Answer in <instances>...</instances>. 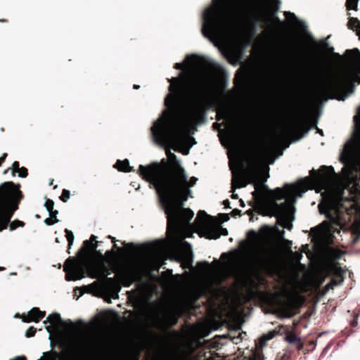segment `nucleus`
<instances>
[{"label":"nucleus","instance_id":"obj_9","mask_svg":"<svg viewBox=\"0 0 360 360\" xmlns=\"http://www.w3.org/2000/svg\"><path fill=\"white\" fill-rule=\"evenodd\" d=\"M341 202L339 198L330 199L325 203V210L319 207L321 213H325L328 221H323L319 226L325 232H340L345 228L347 219L345 213L340 210Z\"/></svg>","mask_w":360,"mask_h":360},{"label":"nucleus","instance_id":"obj_7","mask_svg":"<svg viewBox=\"0 0 360 360\" xmlns=\"http://www.w3.org/2000/svg\"><path fill=\"white\" fill-rule=\"evenodd\" d=\"M360 68L357 72L349 69H342L330 75L319 86V91L323 95L341 96L346 97L351 94L354 84H360Z\"/></svg>","mask_w":360,"mask_h":360},{"label":"nucleus","instance_id":"obj_43","mask_svg":"<svg viewBox=\"0 0 360 360\" xmlns=\"http://www.w3.org/2000/svg\"><path fill=\"white\" fill-rule=\"evenodd\" d=\"M20 169V164L18 161H15L12 165L13 173H16Z\"/></svg>","mask_w":360,"mask_h":360},{"label":"nucleus","instance_id":"obj_59","mask_svg":"<svg viewBox=\"0 0 360 360\" xmlns=\"http://www.w3.org/2000/svg\"><path fill=\"white\" fill-rule=\"evenodd\" d=\"M109 237L112 239V241L113 243H115V238L111 237V236H109Z\"/></svg>","mask_w":360,"mask_h":360},{"label":"nucleus","instance_id":"obj_25","mask_svg":"<svg viewBox=\"0 0 360 360\" xmlns=\"http://www.w3.org/2000/svg\"><path fill=\"white\" fill-rule=\"evenodd\" d=\"M61 322L60 316L59 314L54 313L50 314L46 319L44 321V323H50L51 326L58 327Z\"/></svg>","mask_w":360,"mask_h":360},{"label":"nucleus","instance_id":"obj_33","mask_svg":"<svg viewBox=\"0 0 360 360\" xmlns=\"http://www.w3.org/2000/svg\"><path fill=\"white\" fill-rule=\"evenodd\" d=\"M348 28L356 32L360 40V24H347Z\"/></svg>","mask_w":360,"mask_h":360},{"label":"nucleus","instance_id":"obj_20","mask_svg":"<svg viewBox=\"0 0 360 360\" xmlns=\"http://www.w3.org/2000/svg\"><path fill=\"white\" fill-rule=\"evenodd\" d=\"M181 246L183 249L181 251V256L183 257L184 262L186 267H189L191 266L193 262L191 245L188 242L184 241Z\"/></svg>","mask_w":360,"mask_h":360},{"label":"nucleus","instance_id":"obj_6","mask_svg":"<svg viewBox=\"0 0 360 360\" xmlns=\"http://www.w3.org/2000/svg\"><path fill=\"white\" fill-rule=\"evenodd\" d=\"M84 266L90 271V276L93 278H105L108 273L103 263V255L101 251L92 250L87 255V259L79 262L71 258H68L64 265L65 279L67 281H77L84 276Z\"/></svg>","mask_w":360,"mask_h":360},{"label":"nucleus","instance_id":"obj_1","mask_svg":"<svg viewBox=\"0 0 360 360\" xmlns=\"http://www.w3.org/2000/svg\"><path fill=\"white\" fill-rule=\"evenodd\" d=\"M169 82L171 93L165 99L167 109L151 127L155 142L163 147L176 142L181 134L203 119L212 85L210 76L193 70Z\"/></svg>","mask_w":360,"mask_h":360},{"label":"nucleus","instance_id":"obj_52","mask_svg":"<svg viewBox=\"0 0 360 360\" xmlns=\"http://www.w3.org/2000/svg\"><path fill=\"white\" fill-rule=\"evenodd\" d=\"M240 211L239 210H237V209H234V210L232 211V212H233V214L234 215H236V214H239V213H240Z\"/></svg>","mask_w":360,"mask_h":360},{"label":"nucleus","instance_id":"obj_62","mask_svg":"<svg viewBox=\"0 0 360 360\" xmlns=\"http://www.w3.org/2000/svg\"><path fill=\"white\" fill-rule=\"evenodd\" d=\"M269 23H266V25H269Z\"/></svg>","mask_w":360,"mask_h":360},{"label":"nucleus","instance_id":"obj_13","mask_svg":"<svg viewBox=\"0 0 360 360\" xmlns=\"http://www.w3.org/2000/svg\"><path fill=\"white\" fill-rule=\"evenodd\" d=\"M248 184H252L255 187V191L252 193L255 198H259L262 195L263 186L261 183L256 181L253 179H249L240 174H233L231 181V191L234 192L236 188H243L247 186Z\"/></svg>","mask_w":360,"mask_h":360},{"label":"nucleus","instance_id":"obj_42","mask_svg":"<svg viewBox=\"0 0 360 360\" xmlns=\"http://www.w3.org/2000/svg\"><path fill=\"white\" fill-rule=\"evenodd\" d=\"M36 331V328H34V327H30L26 332V336L27 338L33 337L34 336Z\"/></svg>","mask_w":360,"mask_h":360},{"label":"nucleus","instance_id":"obj_19","mask_svg":"<svg viewBox=\"0 0 360 360\" xmlns=\"http://www.w3.org/2000/svg\"><path fill=\"white\" fill-rule=\"evenodd\" d=\"M45 316V311H40L39 308H32L27 316L23 317V321L25 322H39Z\"/></svg>","mask_w":360,"mask_h":360},{"label":"nucleus","instance_id":"obj_48","mask_svg":"<svg viewBox=\"0 0 360 360\" xmlns=\"http://www.w3.org/2000/svg\"><path fill=\"white\" fill-rule=\"evenodd\" d=\"M184 64H183V63H176V64H175L174 68H175L176 69H178V70H181V69H183V68H184Z\"/></svg>","mask_w":360,"mask_h":360},{"label":"nucleus","instance_id":"obj_24","mask_svg":"<svg viewBox=\"0 0 360 360\" xmlns=\"http://www.w3.org/2000/svg\"><path fill=\"white\" fill-rule=\"evenodd\" d=\"M165 319L168 326H172L175 325L178 321L176 312L174 310L168 311L165 315Z\"/></svg>","mask_w":360,"mask_h":360},{"label":"nucleus","instance_id":"obj_10","mask_svg":"<svg viewBox=\"0 0 360 360\" xmlns=\"http://www.w3.org/2000/svg\"><path fill=\"white\" fill-rule=\"evenodd\" d=\"M22 194L19 186L12 181L5 182L0 186V216L10 221L14 211L18 208L16 204Z\"/></svg>","mask_w":360,"mask_h":360},{"label":"nucleus","instance_id":"obj_51","mask_svg":"<svg viewBox=\"0 0 360 360\" xmlns=\"http://www.w3.org/2000/svg\"><path fill=\"white\" fill-rule=\"evenodd\" d=\"M268 178H269V176H266L265 179H264V180H262V181H257V182H259V183H261V184L264 186V184H263V181H266V179H268ZM264 186H266L264 185ZM266 187H264V188H263V190H262V191H263V192H262V195L264 194V191H265V190H266Z\"/></svg>","mask_w":360,"mask_h":360},{"label":"nucleus","instance_id":"obj_39","mask_svg":"<svg viewBox=\"0 0 360 360\" xmlns=\"http://www.w3.org/2000/svg\"><path fill=\"white\" fill-rule=\"evenodd\" d=\"M352 230L356 234H360V223L355 222L352 224Z\"/></svg>","mask_w":360,"mask_h":360},{"label":"nucleus","instance_id":"obj_50","mask_svg":"<svg viewBox=\"0 0 360 360\" xmlns=\"http://www.w3.org/2000/svg\"><path fill=\"white\" fill-rule=\"evenodd\" d=\"M268 178H269V176H266L265 179H264V180H262V181H257V182H259V183H261V184L264 186V184H263V181H266V179H268ZM264 186H266L264 185ZM266 187H264V188H263V190H262V191H263V192H262V195L264 194V191H265V190H266Z\"/></svg>","mask_w":360,"mask_h":360},{"label":"nucleus","instance_id":"obj_53","mask_svg":"<svg viewBox=\"0 0 360 360\" xmlns=\"http://www.w3.org/2000/svg\"><path fill=\"white\" fill-rule=\"evenodd\" d=\"M292 315H293V314H292L291 312H288V313L285 315V316H286V317H291Z\"/></svg>","mask_w":360,"mask_h":360},{"label":"nucleus","instance_id":"obj_47","mask_svg":"<svg viewBox=\"0 0 360 360\" xmlns=\"http://www.w3.org/2000/svg\"><path fill=\"white\" fill-rule=\"evenodd\" d=\"M57 214H58V211L57 210H53V212H49L50 217H52L53 219H56Z\"/></svg>","mask_w":360,"mask_h":360},{"label":"nucleus","instance_id":"obj_32","mask_svg":"<svg viewBox=\"0 0 360 360\" xmlns=\"http://www.w3.org/2000/svg\"><path fill=\"white\" fill-rule=\"evenodd\" d=\"M245 285L250 288V290H252L254 288H257V284L256 283V282L250 278H248L245 281Z\"/></svg>","mask_w":360,"mask_h":360},{"label":"nucleus","instance_id":"obj_26","mask_svg":"<svg viewBox=\"0 0 360 360\" xmlns=\"http://www.w3.org/2000/svg\"><path fill=\"white\" fill-rule=\"evenodd\" d=\"M278 331L273 330L269 332H268L266 334L263 335L259 339V343L261 347H263L265 345L266 342L268 340H270L273 339L277 334Z\"/></svg>","mask_w":360,"mask_h":360},{"label":"nucleus","instance_id":"obj_36","mask_svg":"<svg viewBox=\"0 0 360 360\" xmlns=\"http://www.w3.org/2000/svg\"><path fill=\"white\" fill-rule=\"evenodd\" d=\"M10 221H7V219L0 216V231L6 229Z\"/></svg>","mask_w":360,"mask_h":360},{"label":"nucleus","instance_id":"obj_56","mask_svg":"<svg viewBox=\"0 0 360 360\" xmlns=\"http://www.w3.org/2000/svg\"><path fill=\"white\" fill-rule=\"evenodd\" d=\"M139 85H136V84H134V89H139Z\"/></svg>","mask_w":360,"mask_h":360},{"label":"nucleus","instance_id":"obj_28","mask_svg":"<svg viewBox=\"0 0 360 360\" xmlns=\"http://www.w3.org/2000/svg\"><path fill=\"white\" fill-rule=\"evenodd\" d=\"M299 126L300 124L297 122H290L285 126L283 130L286 134H293L297 131Z\"/></svg>","mask_w":360,"mask_h":360},{"label":"nucleus","instance_id":"obj_40","mask_svg":"<svg viewBox=\"0 0 360 360\" xmlns=\"http://www.w3.org/2000/svg\"><path fill=\"white\" fill-rule=\"evenodd\" d=\"M16 173L18 174V176L20 177H22V178L26 177L27 176V174H28L27 169L25 167H22L21 168L20 167L19 171L17 172Z\"/></svg>","mask_w":360,"mask_h":360},{"label":"nucleus","instance_id":"obj_57","mask_svg":"<svg viewBox=\"0 0 360 360\" xmlns=\"http://www.w3.org/2000/svg\"><path fill=\"white\" fill-rule=\"evenodd\" d=\"M232 198H238V196H237V195H234V194H233V195H232Z\"/></svg>","mask_w":360,"mask_h":360},{"label":"nucleus","instance_id":"obj_14","mask_svg":"<svg viewBox=\"0 0 360 360\" xmlns=\"http://www.w3.org/2000/svg\"><path fill=\"white\" fill-rule=\"evenodd\" d=\"M271 256L269 252L263 248H258L252 256V264L260 269L268 268L271 264Z\"/></svg>","mask_w":360,"mask_h":360},{"label":"nucleus","instance_id":"obj_38","mask_svg":"<svg viewBox=\"0 0 360 360\" xmlns=\"http://www.w3.org/2000/svg\"><path fill=\"white\" fill-rule=\"evenodd\" d=\"M53 206H54V202L52 200H50V199L46 200V201L45 202V207H46V210L49 211V212H53Z\"/></svg>","mask_w":360,"mask_h":360},{"label":"nucleus","instance_id":"obj_12","mask_svg":"<svg viewBox=\"0 0 360 360\" xmlns=\"http://www.w3.org/2000/svg\"><path fill=\"white\" fill-rule=\"evenodd\" d=\"M212 219L205 211L200 210L198 212L195 218V226L198 231L203 233L209 239H217L221 235L227 236L228 231L221 226L212 228Z\"/></svg>","mask_w":360,"mask_h":360},{"label":"nucleus","instance_id":"obj_31","mask_svg":"<svg viewBox=\"0 0 360 360\" xmlns=\"http://www.w3.org/2000/svg\"><path fill=\"white\" fill-rule=\"evenodd\" d=\"M186 58L192 65H198L199 63L198 59L202 58L195 55H190L188 56Z\"/></svg>","mask_w":360,"mask_h":360},{"label":"nucleus","instance_id":"obj_5","mask_svg":"<svg viewBox=\"0 0 360 360\" xmlns=\"http://www.w3.org/2000/svg\"><path fill=\"white\" fill-rule=\"evenodd\" d=\"M243 24H202L203 35L219 49H231L243 39Z\"/></svg>","mask_w":360,"mask_h":360},{"label":"nucleus","instance_id":"obj_29","mask_svg":"<svg viewBox=\"0 0 360 360\" xmlns=\"http://www.w3.org/2000/svg\"><path fill=\"white\" fill-rule=\"evenodd\" d=\"M358 1L359 0H347L346 1V8L347 11L349 10H357V5H358Z\"/></svg>","mask_w":360,"mask_h":360},{"label":"nucleus","instance_id":"obj_11","mask_svg":"<svg viewBox=\"0 0 360 360\" xmlns=\"http://www.w3.org/2000/svg\"><path fill=\"white\" fill-rule=\"evenodd\" d=\"M143 349H146L145 360H176L170 350L162 347L152 348L146 344H143L139 349L127 351L116 360H139Z\"/></svg>","mask_w":360,"mask_h":360},{"label":"nucleus","instance_id":"obj_37","mask_svg":"<svg viewBox=\"0 0 360 360\" xmlns=\"http://www.w3.org/2000/svg\"><path fill=\"white\" fill-rule=\"evenodd\" d=\"M69 198H70V191L66 189H63L62 194L60 196V199L63 202H66Z\"/></svg>","mask_w":360,"mask_h":360},{"label":"nucleus","instance_id":"obj_17","mask_svg":"<svg viewBox=\"0 0 360 360\" xmlns=\"http://www.w3.org/2000/svg\"><path fill=\"white\" fill-rule=\"evenodd\" d=\"M256 87L261 91L268 92L274 87L272 77L269 74H264L255 82Z\"/></svg>","mask_w":360,"mask_h":360},{"label":"nucleus","instance_id":"obj_23","mask_svg":"<svg viewBox=\"0 0 360 360\" xmlns=\"http://www.w3.org/2000/svg\"><path fill=\"white\" fill-rule=\"evenodd\" d=\"M106 278L108 283L110 285L111 287V297L112 299L118 298V293L121 290V287L119 283H117L114 278Z\"/></svg>","mask_w":360,"mask_h":360},{"label":"nucleus","instance_id":"obj_60","mask_svg":"<svg viewBox=\"0 0 360 360\" xmlns=\"http://www.w3.org/2000/svg\"><path fill=\"white\" fill-rule=\"evenodd\" d=\"M6 20H0V22H4Z\"/></svg>","mask_w":360,"mask_h":360},{"label":"nucleus","instance_id":"obj_16","mask_svg":"<svg viewBox=\"0 0 360 360\" xmlns=\"http://www.w3.org/2000/svg\"><path fill=\"white\" fill-rule=\"evenodd\" d=\"M139 272L134 269H126L117 274L119 282L125 287L130 286L133 282L139 280Z\"/></svg>","mask_w":360,"mask_h":360},{"label":"nucleus","instance_id":"obj_63","mask_svg":"<svg viewBox=\"0 0 360 360\" xmlns=\"http://www.w3.org/2000/svg\"><path fill=\"white\" fill-rule=\"evenodd\" d=\"M359 60H360V58H359Z\"/></svg>","mask_w":360,"mask_h":360},{"label":"nucleus","instance_id":"obj_46","mask_svg":"<svg viewBox=\"0 0 360 360\" xmlns=\"http://www.w3.org/2000/svg\"><path fill=\"white\" fill-rule=\"evenodd\" d=\"M167 155L169 160H174L176 158V155L170 152L167 151Z\"/></svg>","mask_w":360,"mask_h":360},{"label":"nucleus","instance_id":"obj_55","mask_svg":"<svg viewBox=\"0 0 360 360\" xmlns=\"http://www.w3.org/2000/svg\"><path fill=\"white\" fill-rule=\"evenodd\" d=\"M160 264H156L155 266V269L158 270L159 268H160Z\"/></svg>","mask_w":360,"mask_h":360},{"label":"nucleus","instance_id":"obj_58","mask_svg":"<svg viewBox=\"0 0 360 360\" xmlns=\"http://www.w3.org/2000/svg\"><path fill=\"white\" fill-rule=\"evenodd\" d=\"M46 330H47L48 331H50V330H51V326H46Z\"/></svg>","mask_w":360,"mask_h":360},{"label":"nucleus","instance_id":"obj_41","mask_svg":"<svg viewBox=\"0 0 360 360\" xmlns=\"http://www.w3.org/2000/svg\"><path fill=\"white\" fill-rule=\"evenodd\" d=\"M346 53L351 58L356 57V53H359L358 49H354L352 50H347Z\"/></svg>","mask_w":360,"mask_h":360},{"label":"nucleus","instance_id":"obj_15","mask_svg":"<svg viewBox=\"0 0 360 360\" xmlns=\"http://www.w3.org/2000/svg\"><path fill=\"white\" fill-rule=\"evenodd\" d=\"M335 174L334 169L332 167L322 166L318 173H315L313 176L316 184L320 186L327 185Z\"/></svg>","mask_w":360,"mask_h":360},{"label":"nucleus","instance_id":"obj_18","mask_svg":"<svg viewBox=\"0 0 360 360\" xmlns=\"http://www.w3.org/2000/svg\"><path fill=\"white\" fill-rule=\"evenodd\" d=\"M271 157V149L266 146H261L254 152L252 160L255 163L259 164L267 161Z\"/></svg>","mask_w":360,"mask_h":360},{"label":"nucleus","instance_id":"obj_3","mask_svg":"<svg viewBox=\"0 0 360 360\" xmlns=\"http://www.w3.org/2000/svg\"><path fill=\"white\" fill-rule=\"evenodd\" d=\"M139 172L143 179L153 186L158 196H163V203L173 209L178 202L186 201L191 197L190 188L198 181L195 176L188 180L185 169L179 163L139 165Z\"/></svg>","mask_w":360,"mask_h":360},{"label":"nucleus","instance_id":"obj_54","mask_svg":"<svg viewBox=\"0 0 360 360\" xmlns=\"http://www.w3.org/2000/svg\"><path fill=\"white\" fill-rule=\"evenodd\" d=\"M224 204L225 206L228 205L229 204V200H226L224 201Z\"/></svg>","mask_w":360,"mask_h":360},{"label":"nucleus","instance_id":"obj_27","mask_svg":"<svg viewBox=\"0 0 360 360\" xmlns=\"http://www.w3.org/2000/svg\"><path fill=\"white\" fill-rule=\"evenodd\" d=\"M115 167H116L119 171L122 172H129L130 167L129 164L128 160H117L115 165Z\"/></svg>","mask_w":360,"mask_h":360},{"label":"nucleus","instance_id":"obj_49","mask_svg":"<svg viewBox=\"0 0 360 360\" xmlns=\"http://www.w3.org/2000/svg\"><path fill=\"white\" fill-rule=\"evenodd\" d=\"M7 156V154L6 153H4L1 158H0V166L1 165V164L4 162Z\"/></svg>","mask_w":360,"mask_h":360},{"label":"nucleus","instance_id":"obj_35","mask_svg":"<svg viewBox=\"0 0 360 360\" xmlns=\"http://www.w3.org/2000/svg\"><path fill=\"white\" fill-rule=\"evenodd\" d=\"M65 237L68 242V245H71L74 240V235H73L72 232L68 229H65Z\"/></svg>","mask_w":360,"mask_h":360},{"label":"nucleus","instance_id":"obj_21","mask_svg":"<svg viewBox=\"0 0 360 360\" xmlns=\"http://www.w3.org/2000/svg\"><path fill=\"white\" fill-rule=\"evenodd\" d=\"M96 237L94 235H91L89 240H86L84 242V249L86 252V255H89V252L92 250H95L98 246V242L96 241Z\"/></svg>","mask_w":360,"mask_h":360},{"label":"nucleus","instance_id":"obj_45","mask_svg":"<svg viewBox=\"0 0 360 360\" xmlns=\"http://www.w3.org/2000/svg\"><path fill=\"white\" fill-rule=\"evenodd\" d=\"M347 15H348V22H360V20H358L357 18H354L350 16L349 13H347Z\"/></svg>","mask_w":360,"mask_h":360},{"label":"nucleus","instance_id":"obj_8","mask_svg":"<svg viewBox=\"0 0 360 360\" xmlns=\"http://www.w3.org/2000/svg\"><path fill=\"white\" fill-rule=\"evenodd\" d=\"M160 205L164 210L167 219V231H184V238L191 237L193 229L197 233H200L198 231L195 226V220L193 224H190L189 221L193 218L194 213L188 208H183L185 201H180L176 203V207L174 209L170 207L168 205L163 203V196H158Z\"/></svg>","mask_w":360,"mask_h":360},{"label":"nucleus","instance_id":"obj_61","mask_svg":"<svg viewBox=\"0 0 360 360\" xmlns=\"http://www.w3.org/2000/svg\"><path fill=\"white\" fill-rule=\"evenodd\" d=\"M110 251H107L106 252V254H110Z\"/></svg>","mask_w":360,"mask_h":360},{"label":"nucleus","instance_id":"obj_2","mask_svg":"<svg viewBox=\"0 0 360 360\" xmlns=\"http://www.w3.org/2000/svg\"><path fill=\"white\" fill-rule=\"evenodd\" d=\"M280 0H212L202 12V22H305L293 13L278 17Z\"/></svg>","mask_w":360,"mask_h":360},{"label":"nucleus","instance_id":"obj_22","mask_svg":"<svg viewBox=\"0 0 360 360\" xmlns=\"http://www.w3.org/2000/svg\"><path fill=\"white\" fill-rule=\"evenodd\" d=\"M285 340L290 344H295L299 351H300L304 347L303 343L301 342V338L297 337L294 333L287 334Z\"/></svg>","mask_w":360,"mask_h":360},{"label":"nucleus","instance_id":"obj_30","mask_svg":"<svg viewBox=\"0 0 360 360\" xmlns=\"http://www.w3.org/2000/svg\"><path fill=\"white\" fill-rule=\"evenodd\" d=\"M355 133L360 138V112L354 117Z\"/></svg>","mask_w":360,"mask_h":360},{"label":"nucleus","instance_id":"obj_4","mask_svg":"<svg viewBox=\"0 0 360 360\" xmlns=\"http://www.w3.org/2000/svg\"><path fill=\"white\" fill-rule=\"evenodd\" d=\"M307 183L308 179L302 180L299 185L285 184L283 188H276L269 191L272 201L268 205L269 210L284 229L290 230L292 228L295 211L293 205L297 195L302 196V193L304 191V187L307 186Z\"/></svg>","mask_w":360,"mask_h":360},{"label":"nucleus","instance_id":"obj_34","mask_svg":"<svg viewBox=\"0 0 360 360\" xmlns=\"http://www.w3.org/2000/svg\"><path fill=\"white\" fill-rule=\"evenodd\" d=\"M24 222L20 220H15L10 224V230L13 231L18 227H22L24 226Z\"/></svg>","mask_w":360,"mask_h":360},{"label":"nucleus","instance_id":"obj_44","mask_svg":"<svg viewBox=\"0 0 360 360\" xmlns=\"http://www.w3.org/2000/svg\"><path fill=\"white\" fill-rule=\"evenodd\" d=\"M56 222H58V219H53L52 217L47 218V219H45V223L47 225H53V224H56Z\"/></svg>","mask_w":360,"mask_h":360}]
</instances>
